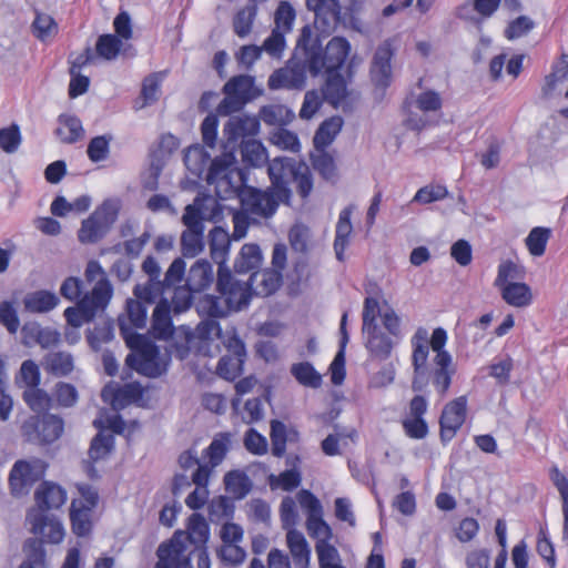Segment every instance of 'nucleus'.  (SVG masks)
I'll list each match as a JSON object with an SVG mask.
<instances>
[{
	"label": "nucleus",
	"instance_id": "7",
	"mask_svg": "<svg viewBox=\"0 0 568 568\" xmlns=\"http://www.w3.org/2000/svg\"><path fill=\"white\" fill-rule=\"evenodd\" d=\"M308 67L302 53L294 49L292 58L285 68L275 70L267 80L271 90L288 89L302 90L306 84Z\"/></svg>",
	"mask_w": 568,
	"mask_h": 568
},
{
	"label": "nucleus",
	"instance_id": "43",
	"mask_svg": "<svg viewBox=\"0 0 568 568\" xmlns=\"http://www.w3.org/2000/svg\"><path fill=\"white\" fill-rule=\"evenodd\" d=\"M260 118L268 125H285L294 118V113L282 104L264 105L260 110Z\"/></svg>",
	"mask_w": 568,
	"mask_h": 568
},
{
	"label": "nucleus",
	"instance_id": "24",
	"mask_svg": "<svg viewBox=\"0 0 568 568\" xmlns=\"http://www.w3.org/2000/svg\"><path fill=\"white\" fill-rule=\"evenodd\" d=\"M214 280L212 264L204 258L197 260L190 268L185 285L195 292L207 288Z\"/></svg>",
	"mask_w": 568,
	"mask_h": 568
},
{
	"label": "nucleus",
	"instance_id": "29",
	"mask_svg": "<svg viewBox=\"0 0 568 568\" xmlns=\"http://www.w3.org/2000/svg\"><path fill=\"white\" fill-rule=\"evenodd\" d=\"M225 490L236 500L245 498L253 488V483L247 474L240 469L227 471L223 477Z\"/></svg>",
	"mask_w": 568,
	"mask_h": 568
},
{
	"label": "nucleus",
	"instance_id": "27",
	"mask_svg": "<svg viewBox=\"0 0 568 568\" xmlns=\"http://www.w3.org/2000/svg\"><path fill=\"white\" fill-rule=\"evenodd\" d=\"M60 303L59 296L47 290L28 293L23 298L24 308L31 313H48Z\"/></svg>",
	"mask_w": 568,
	"mask_h": 568
},
{
	"label": "nucleus",
	"instance_id": "23",
	"mask_svg": "<svg viewBox=\"0 0 568 568\" xmlns=\"http://www.w3.org/2000/svg\"><path fill=\"white\" fill-rule=\"evenodd\" d=\"M258 129L260 122L255 118L232 116L224 125L223 132L226 135L227 144L234 145L240 138L255 135Z\"/></svg>",
	"mask_w": 568,
	"mask_h": 568
},
{
	"label": "nucleus",
	"instance_id": "33",
	"mask_svg": "<svg viewBox=\"0 0 568 568\" xmlns=\"http://www.w3.org/2000/svg\"><path fill=\"white\" fill-rule=\"evenodd\" d=\"M262 263V252L257 244H244L234 262V271L237 274L255 272Z\"/></svg>",
	"mask_w": 568,
	"mask_h": 568
},
{
	"label": "nucleus",
	"instance_id": "26",
	"mask_svg": "<svg viewBox=\"0 0 568 568\" xmlns=\"http://www.w3.org/2000/svg\"><path fill=\"white\" fill-rule=\"evenodd\" d=\"M24 338L32 339L42 348L57 346L61 342V334L51 327H42L39 323H27L22 327Z\"/></svg>",
	"mask_w": 568,
	"mask_h": 568
},
{
	"label": "nucleus",
	"instance_id": "18",
	"mask_svg": "<svg viewBox=\"0 0 568 568\" xmlns=\"http://www.w3.org/2000/svg\"><path fill=\"white\" fill-rule=\"evenodd\" d=\"M151 334L156 339L166 341L173 336L174 326L171 317V305L166 298L156 304L151 318Z\"/></svg>",
	"mask_w": 568,
	"mask_h": 568
},
{
	"label": "nucleus",
	"instance_id": "11",
	"mask_svg": "<svg viewBox=\"0 0 568 568\" xmlns=\"http://www.w3.org/2000/svg\"><path fill=\"white\" fill-rule=\"evenodd\" d=\"M44 466L40 460L14 463L10 475L9 485L14 496L28 494L31 486L43 476Z\"/></svg>",
	"mask_w": 568,
	"mask_h": 568
},
{
	"label": "nucleus",
	"instance_id": "47",
	"mask_svg": "<svg viewBox=\"0 0 568 568\" xmlns=\"http://www.w3.org/2000/svg\"><path fill=\"white\" fill-rule=\"evenodd\" d=\"M23 550L27 559L20 565V568H44L45 552L37 538H29L24 542Z\"/></svg>",
	"mask_w": 568,
	"mask_h": 568
},
{
	"label": "nucleus",
	"instance_id": "5",
	"mask_svg": "<svg viewBox=\"0 0 568 568\" xmlns=\"http://www.w3.org/2000/svg\"><path fill=\"white\" fill-rule=\"evenodd\" d=\"M21 433L29 443L51 444L62 435L63 420L53 414L30 416L23 422Z\"/></svg>",
	"mask_w": 568,
	"mask_h": 568
},
{
	"label": "nucleus",
	"instance_id": "46",
	"mask_svg": "<svg viewBox=\"0 0 568 568\" xmlns=\"http://www.w3.org/2000/svg\"><path fill=\"white\" fill-rule=\"evenodd\" d=\"M122 47V41L115 34L106 33L98 38L95 43L97 55L111 61L114 60Z\"/></svg>",
	"mask_w": 568,
	"mask_h": 568
},
{
	"label": "nucleus",
	"instance_id": "34",
	"mask_svg": "<svg viewBox=\"0 0 568 568\" xmlns=\"http://www.w3.org/2000/svg\"><path fill=\"white\" fill-rule=\"evenodd\" d=\"M343 119L338 115L326 119L316 130L313 142L317 151L327 148L341 132Z\"/></svg>",
	"mask_w": 568,
	"mask_h": 568
},
{
	"label": "nucleus",
	"instance_id": "63",
	"mask_svg": "<svg viewBox=\"0 0 568 568\" xmlns=\"http://www.w3.org/2000/svg\"><path fill=\"white\" fill-rule=\"evenodd\" d=\"M292 180L296 183L300 196L303 199L307 197L313 190V180L310 168L304 162H300Z\"/></svg>",
	"mask_w": 568,
	"mask_h": 568
},
{
	"label": "nucleus",
	"instance_id": "32",
	"mask_svg": "<svg viewBox=\"0 0 568 568\" xmlns=\"http://www.w3.org/2000/svg\"><path fill=\"white\" fill-rule=\"evenodd\" d=\"M70 521L74 535L78 537H85L91 532V510L90 507H84L81 500H72L70 507Z\"/></svg>",
	"mask_w": 568,
	"mask_h": 568
},
{
	"label": "nucleus",
	"instance_id": "9",
	"mask_svg": "<svg viewBox=\"0 0 568 568\" xmlns=\"http://www.w3.org/2000/svg\"><path fill=\"white\" fill-rule=\"evenodd\" d=\"M300 162L287 156H276L268 162L267 173L271 180V190L275 191L280 200L288 203L292 192L288 182L296 172Z\"/></svg>",
	"mask_w": 568,
	"mask_h": 568
},
{
	"label": "nucleus",
	"instance_id": "50",
	"mask_svg": "<svg viewBox=\"0 0 568 568\" xmlns=\"http://www.w3.org/2000/svg\"><path fill=\"white\" fill-rule=\"evenodd\" d=\"M32 31L39 40L47 41L58 33V24L51 16L37 12L32 22Z\"/></svg>",
	"mask_w": 568,
	"mask_h": 568
},
{
	"label": "nucleus",
	"instance_id": "38",
	"mask_svg": "<svg viewBox=\"0 0 568 568\" xmlns=\"http://www.w3.org/2000/svg\"><path fill=\"white\" fill-rule=\"evenodd\" d=\"M257 16V6L255 3H248L244 8L240 9L233 17L232 27L234 33L241 38H246L253 28V23Z\"/></svg>",
	"mask_w": 568,
	"mask_h": 568
},
{
	"label": "nucleus",
	"instance_id": "56",
	"mask_svg": "<svg viewBox=\"0 0 568 568\" xmlns=\"http://www.w3.org/2000/svg\"><path fill=\"white\" fill-rule=\"evenodd\" d=\"M112 135H98L88 144L87 154L92 162H100L108 158Z\"/></svg>",
	"mask_w": 568,
	"mask_h": 568
},
{
	"label": "nucleus",
	"instance_id": "12",
	"mask_svg": "<svg viewBox=\"0 0 568 568\" xmlns=\"http://www.w3.org/2000/svg\"><path fill=\"white\" fill-rule=\"evenodd\" d=\"M466 396L457 397L444 406L439 418V437L443 444H447L455 437L466 419Z\"/></svg>",
	"mask_w": 568,
	"mask_h": 568
},
{
	"label": "nucleus",
	"instance_id": "52",
	"mask_svg": "<svg viewBox=\"0 0 568 568\" xmlns=\"http://www.w3.org/2000/svg\"><path fill=\"white\" fill-rule=\"evenodd\" d=\"M23 400L36 413L47 412L51 407V397L41 388L31 387L23 392Z\"/></svg>",
	"mask_w": 568,
	"mask_h": 568
},
{
	"label": "nucleus",
	"instance_id": "15",
	"mask_svg": "<svg viewBox=\"0 0 568 568\" xmlns=\"http://www.w3.org/2000/svg\"><path fill=\"white\" fill-rule=\"evenodd\" d=\"M394 51L388 40L384 41L375 51L371 67L372 81L376 87L387 88L392 79L390 60Z\"/></svg>",
	"mask_w": 568,
	"mask_h": 568
},
{
	"label": "nucleus",
	"instance_id": "10",
	"mask_svg": "<svg viewBox=\"0 0 568 568\" xmlns=\"http://www.w3.org/2000/svg\"><path fill=\"white\" fill-rule=\"evenodd\" d=\"M185 552L184 531L176 530L170 540L159 546L155 568H187L190 566V557Z\"/></svg>",
	"mask_w": 568,
	"mask_h": 568
},
{
	"label": "nucleus",
	"instance_id": "41",
	"mask_svg": "<svg viewBox=\"0 0 568 568\" xmlns=\"http://www.w3.org/2000/svg\"><path fill=\"white\" fill-rule=\"evenodd\" d=\"M241 154L243 162L253 168H261L267 161L265 148L256 140L242 141Z\"/></svg>",
	"mask_w": 568,
	"mask_h": 568
},
{
	"label": "nucleus",
	"instance_id": "59",
	"mask_svg": "<svg viewBox=\"0 0 568 568\" xmlns=\"http://www.w3.org/2000/svg\"><path fill=\"white\" fill-rule=\"evenodd\" d=\"M317 556H318V565L320 568H334L335 566L341 565L339 554L337 549L328 544L325 540H317L315 546Z\"/></svg>",
	"mask_w": 568,
	"mask_h": 568
},
{
	"label": "nucleus",
	"instance_id": "4",
	"mask_svg": "<svg viewBox=\"0 0 568 568\" xmlns=\"http://www.w3.org/2000/svg\"><path fill=\"white\" fill-rule=\"evenodd\" d=\"M242 184L236 189V195L240 200L241 207L245 213L256 215L264 219L272 217L280 203L284 200H280V196L271 187L265 190L246 185L243 173H240Z\"/></svg>",
	"mask_w": 568,
	"mask_h": 568
},
{
	"label": "nucleus",
	"instance_id": "36",
	"mask_svg": "<svg viewBox=\"0 0 568 568\" xmlns=\"http://www.w3.org/2000/svg\"><path fill=\"white\" fill-rule=\"evenodd\" d=\"M59 126L55 135L63 143H74L83 135L82 123L79 118L70 114H61L58 118Z\"/></svg>",
	"mask_w": 568,
	"mask_h": 568
},
{
	"label": "nucleus",
	"instance_id": "21",
	"mask_svg": "<svg viewBox=\"0 0 568 568\" xmlns=\"http://www.w3.org/2000/svg\"><path fill=\"white\" fill-rule=\"evenodd\" d=\"M282 283V274L277 270H263L253 272L246 284L256 295L268 296L273 294Z\"/></svg>",
	"mask_w": 568,
	"mask_h": 568
},
{
	"label": "nucleus",
	"instance_id": "39",
	"mask_svg": "<svg viewBox=\"0 0 568 568\" xmlns=\"http://www.w3.org/2000/svg\"><path fill=\"white\" fill-rule=\"evenodd\" d=\"M196 312L200 316L207 318H221L227 316V307L223 304L222 297L204 294L195 303Z\"/></svg>",
	"mask_w": 568,
	"mask_h": 568
},
{
	"label": "nucleus",
	"instance_id": "64",
	"mask_svg": "<svg viewBox=\"0 0 568 568\" xmlns=\"http://www.w3.org/2000/svg\"><path fill=\"white\" fill-rule=\"evenodd\" d=\"M21 143L20 129L17 124L0 129V148L7 153H13Z\"/></svg>",
	"mask_w": 568,
	"mask_h": 568
},
{
	"label": "nucleus",
	"instance_id": "14",
	"mask_svg": "<svg viewBox=\"0 0 568 568\" xmlns=\"http://www.w3.org/2000/svg\"><path fill=\"white\" fill-rule=\"evenodd\" d=\"M142 271L148 274L145 284H136L133 294L148 303H154L163 294V284H160L161 267L153 256H146L142 263Z\"/></svg>",
	"mask_w": 568,
	"mask_h": 568
},
{
	"label": "nucleus",
	"instance_id": "42",
	"mask_svg": "<svg viewBox=\"0 0 568 568\" xmlns=\"http://www.w3.org/2000/svg\"><path fill=\"white\" fill-rule=\"evenodd\" d=\"M231 445L230 433H219L205 449V456L209 457L211 467L219 466L225 458Z\"/></svg>",
	"mask_w": 568,
	"mask_h": 568
},
{
	"label": "nucleus",
	"instance_id": "48",
	"mask_svg": "<svg viewBox=\"0 0 568 568\" xmlns=\"http://www.w3.org/2000/svg\"><path fill=\"white\" fill-rule=\"evenodd\" d=\"M114 447V436L99 432L92 439L89 448V457L92 462H98L106 457Z\"/></svg>",
	"mask_w": 568,
	"mask_h": 568
},
{
	"label": "nucleus",
	"instance_id": "57",
	"mask_svg": "<svg viewBox=\"0 0 568 568\" xmlns=\"http://www.w3.org/2000/svg\"><path fill=\"white\" fill-rule=\"evenodd\" d=\"M271 442H272V454L275 457H282L286 450V426L284 423L277 419L271 422Z\"/></svg>",
	"mask_w": 568,
	"mask_h": 568
},
{
	"label": "nucleus",
	"instance_id": "54",
	"mask_svg": "<svg viewBox=\"0 0 568 568\" xmlns=\"http://www.w3.org/2000/svg\"><path fill=\"white\" fill-rule=\"evenodd\" d=\"M311 237L310 229L304 224H294L288 232V241L292 250L305 254L308 250Z\"/></svg>",
	"mask_w": 568,
	"mask_h": 568
},
{
	"label": "nucleus",
	"instance_id": "1",
	"mask_svg": "<svg viewBox=\"0 0 568 568\" xmlns=\"http://www.w3.org/2000/svg\"><path fill=\"white\" fill-rule=\"evenodd\" d=\"M296 52L302 53L308 73L315 78L322 73L339 72L351 52V44L343 37H333L323 48L311 27L304 26L296 42Z\"/></svg>",
	"mask_w": 568,
	"mask_h": 568
},
{
	"label": "nucleus",
	"instance_id": "13",
	"mask_svg": "<svg viewBox=\"0 0 568 568\" xmlns=\"http://www.w3.org/2000/svg\"><path fill=\"white\" fill-rule=\"evenodd\" d=\"M226 348L227 354L220 358L216 373L227 381H234L243 372L246 349L243 341L236 335L227 338Z\"/></svg>",
	"mask_w": 568,
	"mask_h": 568
},
{
	"label": "nucleus",
	"instance_id": "37",
	"mask_svg": "<svg viewBox=\"0 0 568 568\" xmlns=\"http://www.w3.org/2000/svg\"><path fill=\"white\" fill-rule=\"evenodd\" d=\"M499 288L503 300L511 306L525 307L531 303V291L525 283L514 282Z\"/></svg>",
	"mask_w": 568,
	"mask_h": 568
},
{
	"label": "nucleus",
	"instance_id": "62",
	"mask_svg": "<svg viewBox=\"0 0 568 568\" xmlns=\"http://www.w3.org/2000/svg\"><path fill=\"white\" fill-rule=\"evenodd\" d=\"M196 202L195 200L193 204H189L184 209L182 215V223L185 226L184 231H204V216Z\"/></svg>",
	"mask_w": 568,
	"mask_h": 568
},
{
	"label": "nucleus",
	"instance_id": "8",
	"mask_svg": "<svg viewBox=\"0 0 568 568\" xmlns=\"http://www.w3.org/2000/svg\"><path fill=\"white\" fill-rule=\"evenodd\" d=\"M246 283L235 281L230 268H222L217 272L216 288L222 297L223 304L227 307V314L240 311L248 305L250 295Z\"/></svg>",
	"mask_w": 568,
	"mask_h": 568
},
{
	"label": "nucleus",
	"instance_id": "53",
	"mask_svg": "<svg viewBox=\"0 0 568 568\" xmlns=\"http://www.w3.org/2000/svg\"><path fill=\"white\" fill-rule=\"evenodd\" d=\"M552 481L562 499L564 527L562 538L568 540V478L557 468L552 469Z\"/></svg>",
	"mask_w": 568,
	"mask_h": 568
},
{
	"label": "nucleus",
	"instance_id": "51",
	"mask_svg": "<svg viewBox=\"0 0 568 568\" xmlns=\"http://www.w3.org/2000/svg\"><path fill=\"white\" fill-rule=\"evenodd\" d=\"M301 473L293 468L281 473L278 476L271 474L268 476V485L271 489L281 487L285 491H292L301 485Z\"/></svg>",
	"mask_w": 568,
	"mask_h": 568
},
{
	"label": "nucleus",
	"instance_id": "58",
	"mask_svg": "<svg viewBox=\"0 0 568 568\" xmlns=\"http://www.w3.org/2000/svg\"><path fill=\"white\" fill-rule=\"evenodd\" d=\"M313 168L318 174L327 181L336 179V166L332 155L324 150L320 154L312 158Z\"/></svg>",
	"mask_w": 568,
	"mask_h": 568
},
{
	"label": "nucleus",
	"instance_id": "35",
	"mask_svg": "<svg viewBox=\"0 0 568 568\" xmlns=\"http://www.w3.org/2000/svg\"><path fill=\"white\" fill-rule=\"evenodd\" d=\"M210 537V527L205 518L194 513L189 518L187 532L184 531L185 541L189 540L194 548L206 547Z\"/></svg>",
	"mask_w": 568,
	"mask_h": 568
},
{
	"label": "nucleus",
	"instance_id": "30",
	"mask_svg": "<svg viewBox=\"0 0 568 568\" xmlns=\"http://www.w3.org/2000/svg\"><path fill=\"white\" fill-rule=\"evenodd\" d=\"M364 334H367L366 348L375 358L381 361L387 359L390 356L393 349L392 338L383 333L378 326L375 329H363Z\"/></svg>",
	"mask_w": 568,
	"mask_h": 568
},
{
	"label": "nucleus",
	"instance_id": "3",
	"mask_svg": "<svg viewBox=\"0 0 568 568\" xmlns=\"http://www.w3.org/2000/svg\"><path fill=\"white\" fill-rule=\"evenodd\" d=\"M120 203L118 200H105L88 219L83 220L78 231V240L82 244H94L103 239L118 220Z\"/></svg>",
	"mask_w": 568,
	"mask_h": 568
},
{
	"label": "nucleus",
	"instance_id": "31",
	"mask_svg": "<svg viewBox=\"0 0 568 568\" xmlns=\"http://www.w3.org/2000/svg\"><path fill=\"white\" fill-rule=\"evenodd\" d=\"M352 207L347 206L342 210L336 224V234L334 240V251L339 262L344 261V251L348 245V239L353 231L351 223Z\"/></svg>",
	"mask_w": 568,
	"mask_h": 568
},
{
	"label": "nucleus",
	"instance_id": "45",
	"mask_svg": "<svg viewBox=\"0 0 568 568\" xmlns=\"http://www.w3.org/2000/svg\"><path fill=\"white\" fill-rule=\"evenodd\" d=\"M180 242L183 257H195L204 250V231H183Z\"/></svg>",
	"mask_w": 568,
	"mask_h": 568
},
{
	"label": "nucleus",
	"instance_id": "28",
	"mask_svg": "<svg viewBox=\"0 0 568 568\" xmlns=\"http://www.w3.org/2000/svg\"><path fill=\"white\" fill-rule=\"evenodd\" d=\"M44 371L55 377H64L74 369L73 356L69 352H50L43 357Z\"/></svg>",
	"mask_w": 568,
	"mask_h": 568
},
{
	"label": "nucleus",
	"instance_id": "22",
	"mask_svg": "<svg viewBox=\"0 0 568 568\" xmlns=\"http://www.w3.org/2000/svg\"><path fill=\"white\" fill-rule=\"evenodd\" d=\"M435 364V368L430 374L432 383L437 389V392L444 396L452 384V377L455 374V368L452 367V355L450 354H439V356H435L433 359Z\"/></svg>",
	"mask_w": 568,
	"mask_h": 568
},
{
	"label": "nucleus",
	"instance_id": "20",
	"mask_svg": "<svg viewBox=\"0 0 568 568\" xmlns=\"http://www.w3.org/2000/svg\"><path fill=\"white\" fill-rule=\"evenodd\" d=\"M39 508L44 511L60 508L67 500L65 490L51 481H43L34 493Z\"/></svg>",
	"mask_w": 568,
	"mask_h": 568
},
{
	"label": "nucleus",
	"instance_id": "17",
	"mask_svg": "<svg viewBox=\"0 0 568 568\" xmlns=\"http://www.w3.org/2000/svg\"><path fill=\"white\" fill-rule=\"evenodd\" d=\"M31 531L41 537V539L38 540L41 542L42 547L43 542L59 544L62 541L64 530L62 524L57 517L37 514L31 520Z\"/></svg>",
	"mask_w": 568,
	"mask_h": 568
},
{
	"label": "nucleus",
	"instance_id": "16",
	"mask_svg": "<svg viewBox=\"0 0 568 568\" xmlns=\"http://www.w3.org/2000/svg\"><path fill=\"white\" fill-rule=\"evenodd\" d=\"M326 79L322 90L323 99L332 106L337 108L352 93L347 88L352 79V65L347 67V79L339 72L325 73Z\"/></svg>",
	"mask_w": 568,
	"mask_h": 568
},
{
	"label": "nucleus",
	"instance_id": "2",
	"mask_svg": "<svg viewBox=\"0 0 568 568\" xmlns=\"http://www.w3.org/2000/svg\"><path fill=\"white\" fill-rule=\"evenodd\" d=\"M119 326L122 337L131 353L125 357V365L138 374L158 378L168 371L170 356L161 354L159 346L145 335L132 332L121 320Z\"/></svg>",
	"mask_w": 568,
	"mask_h": 568
},
{
	"label": "nucleus",
	"instance_id": "49",
	"mask_svg": "<svg viewBox=\"0 0 568 568\" xmlns=\"http://www.w3.org/2000/svg\"><path fill=\"white\" fill-rule=\"evenodd\" d=\"M550 235L551 230L548 227H534L525 240L529 253L534 256H541L545 253Z\"/></svg>",
	"mask_w": 568,
	"mask_h": 568
},
{
	"label": "nucleus",
	"instance_id": "6",
	"mask_svg": "<svg viewBox=\"0 0 568 568\" xmlns=\"http://www.w3.org/2000/svg\"><path fill=\"white\" fill-rule=\"evenodd\" d=\"M306 8L315 13V24L324 33H332L342 26H353L354 16L348 10H342L339 0H321L316 6L306 3Z\"/></svg>",
	"mask_w": 568,
	"mask_h": 568
},
{
	"label": "nucleus",
	"instance_id": "25",
	"mask_svg": "<svg viewBox=\"0 0 568 568\" xmlns=\"http://www.w3.org/2000/svg\"><path fill=\"white\" fill-rule=\"evenodd\" d=\"M223 92L233 93L247 103L260 97L263 93V90L254 85L253 77L248 74H240L233 77L224 84Z\"/></svg>",
	"mask_w": 568,
	"mask_h": 568
},
{
	"label": "nucleus",
	"instance_id": "19",
	"mask_svg": "<svg viewBox=\"0 0 568 568\" xmlns=\"http://www.w3.org/2000/svg\"><path fill=\"white\" fill-rule=\"evenodd\" d=\"M209 237L211 257L219 265L217 272L222 271V268H229L226 261L231 246V239L227 231L221 226H214L210 231Z\"/></svg>",
	"mask_w": 568,
	"mask_h": 568
},
{
	"label": "nucleus",
	"instance_id": "60",
	"mask_svg": "<svg viewBox=\"0 0 568 568\" xmlns=\"http://www.w3.org/2000/svg\"><path fill=\"white\" fill-rule=\"evenodd\" d=\"M149 304L144 300L135 297L126 301V312L131 324L136 328H143L146 324V306Z\"/></svg>",
	"mask_w": 568,
	"mask_h": 568
},
{
	"label": "nucleus",
	"instance_id": "55",
	"mask_svg": "<svg viewBox=\"0 0 568 568\" xmlns=\"http://www.w3.org/2000/svg\"><path fill=\"white\" fill-rule=\"evenodd\" d=\"M295 18L296 12L292 4L287 1H281L274 13L275 29H278L285 33L290 32L292 30Z\"/></svg>",
	"mask_w": 568,
	"mask_h": 568
},
{
	"label": "nucleus",
	"instance_id": "44",
	"mask_svg": "<svg viewBox=\"0 0 568 568\" xmlns=\"http://www.w3.org/2000/svg\"><path fill=\"white\" fill-rule=\"evenodd\" d=\"M291 374L303 386L318 388L322 385V376L310 362L293 364Z\"/></svg>",
	"mask_w": 568,
	"mask_h": 568
},
{
	"label": "nucleus",
	"instance_id": "40",
	"mask_svg": "<svg viewBox=\"0 0 568 568\" xmlns=\"http://www.w3.org/2000/svg\"><path fill=\"white\" fill-rule=\"evenodd\" d=\"M286 540L296 565H300L301 568L306 567L310 558V548L303 534L291 529L287 531Z\"/></svg>",
	"mask_w": 568,
	"mask_h": 568
},
{
	"label": "nucleus",
	"instance_id": "61",
	"mask_svg": "<svg viewBox=\"0 0 568 568\" xmlns=\"http://www.w3.org/2000/svg\"><path fill=\"white\" fill-rule=\"evenodd\" d=\"M521 268L513 261H505L498 266V274L495 280V286L501 287L504 285L514 283L515 280L523 278Z\"/></svg>",
	"mask_w": 568,
	"mask_h": 568
}]
</instances>
